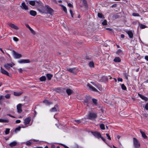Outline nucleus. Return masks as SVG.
Masks as SVG:
<instances>
[{"mask_svg": "<svg viewBox=\"0 0 148 148\" xmlns=\"http://www.w3.org/2000/svg\"><path fill=\"white\" fill-rule=\"evenodd\" d=\"M61 6L62 8V9H63V11L65 12L66 13L67 12V9H66V7L63 5H62Z\"/></svg>", "mask_w": 148, "mask_h": 148, "instance_id": "33", "label": "nucleus"}, {"mask_svg": "<svg viewBox=\"0 0 148 148\" xmlns=\"http://www.w3.org/2000/svg\"><path fill=\"white\" fill-rule=\"evenodd\" d=\"M51 148H56V147L54 145H52L51 146Z\"/></svg>", "mask_w": 148, "mask_h": 148, "instance_id": "62", "label": "nucleus"}, {"mask_svg": "<svg viewBox=\"0 0 148 148\" xmlns=\"http://www.w3.org/2000/svg\"><path fill=\"white\" fill-rule=\"evenodd\" d=\"M52 76V75L50 74H47V77L49 80H50L51 79Z\"/></svg>", "mask_w": 148, "mask_h": 148, "instance_id": "28", "label": "nucleus"}, {"mask_svg": "<svg viewBox=\"0 0 148 148\" xmlns=\"http://www.w3.org/2000/svg\"><path fill=\"white\" fill-rule=\"evenodd\" d=\"M21 8L24 10H27L28 9V6L25 4L24 2H23L21 4Z\"/></svg>", "mask_w": 148, "mask_h": 148, "instance_id": "8", "label": "nucleus"}, {"mask_svg": "<svg viewBox=\"0 0 148 148\" xmlns=\"http://www.w3.org/2000/svg\"><path fill=\"white\" fill-rule=\"evenodd\" d=\"M13 40L14 41H15V42H17L19 40H18V38H16V37H14L13 38Z\"/></svg>", "mask_w": 148, "mask_h": 148, "instance_id": "39", "label": "nucleus"}, {"mask_svg": "<svg viewBox=\"0 0 148 148\" xmlns=\"http://www.w3.org/2000/svg\"><path fill=\"white\" fill-rule=\"evenodd\" d=\"M1 72L3 74L6 75L8 76H10V75L6 71L2 69V67L1 68Z\"/></svg>", "mask_w": 148, "mask_h": 148, "instance_id": "11", "label": "nucleus"}, {"mask_svg": "<svg viewBox=\"0 0 148 148\" xmlns=\"http://www.w3.org/2000/svg\"><path fill=\"white\" fill-rule=\"evenodd\" d=\"M5 99L3 95H1L0 97V104H1L3 101Z\"/></svg>", "mask_w": 148, "mask_h": 148, "instance_id": "27", "label": "nucleus"}, {"mask_svg": "<svg viewBox=\"0 0 148 148\" xmlns=\"http://www.w3.org/2000/svg\"><path fill=\"white\" fill-rule=\"evenodd\" d=\"M44 8L45 10L42 11L39 9H38V10L40 12H42L43 13H48L51 15L53 14V10L48 5H45L44 7Z\"/></svg>", "mask_w": 148, "mask_h": 148, "instance_id": "1", "label": "nucleus"}, {"mask_svg": "<svg viewBox=\"0 0 148 148\" xmlns=\"http://www.w3.org/2000/svg\"><path fill=\"white\" fill-rule=\"evenodd\" d=\"M140 27L141 29H144V28H145L146 27V26L145 25H143L142 24H141L140 25Z\"/></svg>", "mask_w": 148, "mask_h": 148, "instance_id": "46", "label": "nucleus"}, {"mask_svg": "<svg viewBox=\"0 0 148 148\" xmlns=\"http://www.w3.org/2000/svg\"><path fill=\"white\" fill-rule=\"evenodd\" d=\"M124 37H125V36H124V35H123V34H121V38H124Z\"/></svg>", "mask_w": 148, "mask_h": 148, "instance_id": "60", "label": "nucleus"}, {"mask_svg": "<svg viewBox=\"0 0 148 148\" xmlns=\"http://www.w3.org/2000/svg\"><path fill=\"white\" fill-rule=\"evenodd\" d=\"M75 121L77 123H80L81 122V121L80 120H75Z\"/></svg>", "mask_w": 148, "mask_h": 148, "instance_id": "52", "label": "nucleus"}, {"mask_svg": "<svg viewBox=\"0 0 148 148\" xmlns=\"http://www.w3.org/2000/svg\"><path fill=\"white\" fill-rule=\"evenodd\" d=\"M90 83H92V84H93L94 86H96V84H94L93 82H90Z\"/></svg>", "mask_w": 148, "mask_h": 148, "instance_id": "63", "label": "nucleus"}, {"mask_svg": "<svg viewBox=\"0 0 148 148\" xmlns=\"http://www.w3.org/2000/svg\"><path fill=\"white\" fill-rule=\"evenodd\" d=\"M10 129H9L7 128L6 129L5 131V134H7L9 133Z\"/></svg>", "mask_w": 148, "mask_h": 148, "instance_id": "36", "label": "nucleus"}, {"mask_svg": "<svg viewBox=\"0 0 148 148\" xmlns=\"http://www.w3.org/2000/svg\"><path fill=\"white\" fill-rule=\"evenodd\" d=\"M8 116H10V117H13V118H14V117H14V116H12V115H11L10 114H8Z\"/></svg>", "mask_w": 148, "mask_h": 148, "instance_id": "59", "label": "nucleus"}, {"mask_svg": "<svg viewBox=\"0 0 148 148\" xmlns=\"http://www.w3.org/2000/svg\"><path fill=\"white\" fill-rule=\"evenodd\" d=\"M41 3V2L38 1H36V2L34 1H29V3L31 5L34 6L35 5L36 3H39L40 4Z\"/></svg>", "mask_w": 148, "mask_h": 148, "instance_id": "12", "label": "nucleus"}, {"mask_svg": "<svg viewBox=\"0 0 148 148\" xmlns=\"http://www.w3.org/2000/svg\"><path fill=\"white\" fill-rule=\"evenodd\" d=\"M138 95L142 99L145 101H147L148 100V99L146 97L144 96L143 95L140 94H138Z\"/></svg>", "mask_w": 148, "mask_h": 148, "instance_id": "16", "label": "nucleus"}, {"mask_svg": "<svg viewBox=\"0 0 148 148\" xmlns=\"http://www.w3.org/2000/svg\"><path fill=\"white\" fill-rule=\"evenodd\" d=\"M114 61L115 62H121V59L119 57H116L114 59Z\"/></svg>", "mask_w": 148, "mask_h": 148, "instance_id": "20", "label": "nucleus"}, {"mask_svg": "<svg viewBox=\"0 0 148 148\" xmlns=\"http://www.w3.org/2000/svg\"><path fill=\"white\" fill-rule=\"evenodd\" d=\"M145 59L148 61V56H145Z\"/></svg>", "mask_w": 148, "mask_h": 148, "instance_id": "56", "label": "nucleus"}, {"mask_svg": "<svg viewBox=\"0 0 148 148\" xmlns=\"http://www.w3.org/2000/svg\"><path fill=\"white\" fill-rule=\"evenodd\" d=\"M134 145L136 148H138L140 146V144L137 139L135 138H133Z\"/></svg>", "mask_w": 148, "mask_h": 148, "instance_id": "4", "label": "nucleus"}, {"mask_svg": "<svg viewBox=\"0 0 148 148\" xmlns=\"http://www.w3.org/2000/svg\"><path fill=\"white\" fill-rule=\"evenodd\" d=\"M87 87H88V89L91 90H92L95 92L97 91V90L96 88L90 84L89 83H88L87 84Z\"/></svg>", "mask_w": 148, "mask_h": 148, "instance_id": "5", "label": "nucleus"}, {"mask_svg": "<svg viewBox=\"0 0 148 148\" xmlns=\"http://www.w3.org/2000/svg\"><path fill=\"white\" fill-rule=\"evenodd\" d=\"M0 50L1 51V52H2L3 53V54H5V51H3L2 50V49L1 48H0Z\"/></svg>", "mask_w": 148, "mask_h": 148, "instance_id": "61", "label": "nucleus"}, {"mask_svg": "<svg viewBox=\"0 0 148 148\" xmlns=\"http://www.w3.org/2000/svg\"><path fill=\"white\" fill-rule=\"evenodd\" d=\"M22 93V92H14V95L16 96H19L21 95Z\"/></svg>", "mask_w": 148, "mask_h": 148, "instance_id": "25", "label": "nucleus"}, {"mask_svg": "<svg viewBox=\"0 0 148 148\" xmlns=\"http://www.w3.org/2000/svg\"><path fill=\"white\" fill-rule=\"evenodd\" d=\"M70 14H71V16H72V17H73V12L71 10H70Z\"/></svg>", "mask_w": 148, "mask_h": 148, "instance_id": "50", "label": "nucleus"}, {"mask_svg": "<svg viewBox=\"0 0 148 148\" xmlns=\"http://www.w3.org/2000/svg\"><path fill=\"white\" fill-rule=\"evenodd\" d=\"M26 27L28 28L29 29L30 28H31V27L29 26L27 24H26Z\"/></svg>", "mask_w": 148, "mask_h": 148, "instance_id": "57", "label": "nucleus"}, {"mask_svg": "<svg viewBox=\"0 0 148 148\" xmlns=\"http://www.w3.org/2000/svg\"><path fill=\"white\" fill-rule=\"evenodd\" d=\"M22 104L21 103H19L17 105L16 108L18 112L20 113L22 112Z\"/></svg>", "mask_w": 148, "mask_h": 148, "instance_id": "9", "label": "nucleus"}, {"mask_svg": "<svg viewBox=\"0 0 148 148\" xmlns=\"http://www.w3.org/2000/svg\"><path fill=\"white\" fill-rule=\"evenodd\" d=\"M145 108L147 110H148V103L146 104Z\"/></svg>", "mask_w": 148, "mask_h": 148, "instance_id": "48", "label": "nucleus"}, {"mask_svg": "<svg viewBox=\"0 0 148 148\" xmlns=\"http://www.w3.org/2000/svg\"><path fill=\"white\" fill-rule=\"evenodd\" d=\"M81 2H82V3L84 5H86V2L85 0H81Z\"/></svg>", "mask_w": 148, "mask_h": 148, "instance_id": "44", "label": "nucleus"}, {"mask_svg": "<svg viewBox=\"0 0 148 148\" xmlns=\"http://www.w3.org/2000/svg\"><path fill=\"white\" fill-rule=\"evenodd\" d=\"M57 108V105L55 106L53 108H52L50 110V112H53L57 111L58 110Z\"/></svg>", "mask_w": 148, "mask_h": 148, "instance_id": "17", "label": "nucleus"}, {"mask_svg": "<svg viewBox=\"0 0 148 148\" xmlns=\"http://www.w3.org/2000/svg\"><path fill=\"white\" fill-rule=\"evenodd\" d=\"M43 103L47 105H49L52 103L51 102H49L48 100H44L43 101Z\"/></svg>", "mask_w": 148, "mask_h": 148, "instance_id": "26", "label": "nucleus"}, {"mask_svg": "<svg viewBox=\"0 0 148 148\" xmlns=\"http://www.w3.org/2000/svg\"><path fill=\"white\" fill-rule=\"evenodd\" d=\"M18 62L20 64L27 63H29L30 61L28 59H22L18 61Z\"/></svg>", "mask_w": 148, "mask_h": 148, "instance_id": "10", "label": "nucleus"}, {"mask_svg": "<svg viewBox=\"0 0 148 148\" xmlns=\"http://www.w3.org/2000/svg\"><path fill=\"white\" fill-rule=\"evenodd\" d=\"M46 79V78L45 76H42L40 78V80L41 81H45Z\"/></svg>", "mask_w": 148, "mask_h": 148, "instance_id": "29", "label": "nucleus"}, {"mask_svg": "<svg viewBox=\"0 0 148 148\" xmlns=\"http://www.w3.org/2000/svg\"><path fill=\"white\" fill-rule=\"evenodd\" d=\"M140 132L141 133L142 137L144 138H147V136L145 135V133L143 132L141 130H140Z\"/></svg>", "mask_w": 148, "mask_h": 148, "instance_id": "23", "label": "nucleus"}, {"mask_svg": "<svg viewBox=\"0 0 148 148\" xmlns=\"http://www.w3.org/2000/svg\"><path fill=\"white\" fill-rule=\"evenodd\" d=\"M30 31L33 34H35V32L34 31V30L32 28H30L29 29Z\"/></svg>", "mask_w": 148, "mask_h": 148, "instance_id": "40", "label": "nucleus"}, {"mask_svg": "<svg viewBox=\"0 0 148 148\" xmlns=\"http://www.w3.org/2000/svg\"><path fill=\"white\" fill-rule=\"evenodd\" d=\"M145 83H148V79L146 80L145 82Z\"/></svg>", "mask_w": 148, "mask_h": 148, "instance_id": "64", "label": "nucleus"}, {"mask_svg": "<svg viewBox=\"0 0 148 148\" xmlns=\"http://www.w3.org/2000/svg\"><path fill=\"white\" fill-rule=\"evenodd\" d=\"M12 53L14 58L15 59H18L22 57L21 54L17 53L14 50L12 51Z\"/></svg>", "mask_w": 148, "mask_h": 148, "instance_id": "3", "label": "nucleus"}, {"mask_svg": "<svg viewBox=\"0 0 148 148\" xmlns=\"http://www.w3.org/2000/svg\"><path fill=\"white\" fill-rule=\"evenodd\" d=\"M4 66L7 69L9 70L10 67H12V65L11 64H5Z\"/></svg>", "mask_w": 148, "mask_h": 148, "instance_id": "15", "label": "nucleus"}, {"mask_svg": "<svg viewBox=\"0 0 148 148\" xmlns=\"http://www.w3.org/2000/svg\"><path fill=\"white\" fill-rule=\"evenodd\" d=\"M8 25L12 28L15 29L17 30L18 29V27L13 24L10 23L8 24Z\"/></svg>", "mask_w": 148, "mask_h": 148, "instance_id": "14", "label": "nucleus"}, {"mask_svg": "<svg viewBox=\"0 0 148 148\" xmlns=\"http://www.w3.org/2000/svg\"><path fill=\"white\" fill-rule=\"evenodd\" d=\"M89 102V100L88 99H86L84 101V104L87 106H88V104Z\"/></svg>", "mask_w": 148, "mask_h": 148, "instance_id": "30", "label": "nucleus"}, {"mask_svg": "<svg viewBox=\"0 0 148 148\" xmlns=\"http://www.w3.org/2000/svg\"><path fill=\"white\" fill-rule=\"evenodd\" d=\"M132 15L133 16H139V15L137 14V13H133L132 14Z\"/></svg>", "mask_w": 148, "mask_h": 148, "instance_id": "47", "label": "nucleus"}, {"mask_svg": "<svg viewBox=\"0 0 148 148\" xmlns=\"http://www.w3.org/2000/svg\"><path fill=\"white\" fill-rule=\"evenodd\" d=\"M31 120V117H28L26 118L24 121V123L25 125L29 123Z\"/></svg>", "mask_w": 148, "mask_h": 148, "instance_id": "6", "label": "nucleus"}, {"mask_svg": "<svg viewBox=\"0 0 148 148\" xmlns=\"http://www.w3.org/2000/svg\"><path fill=\"white\" fill-rule=\"evenodd\" d=\"M118 81H119V82L120 81V82H122L123 79L121 78H118Z\"/></svg>", "mask_w": 148, "mask_h": 148, "instance_id": "53", "label": "nucleus"}, {"mask_svg": "<svg viewBox=\"0 0 148 148\" xmlns=\"http://www.w3.org/2000/svg\"><path fill=\"white\" fill-rule=\"evenodd\" d=\"M68 6L71 7H73V5H72L71 3H69L68 4Z\"/></svg>", "mask_w": 148, "mask_h": 148, "instance_id": "51", "label": "nucleus"}, {"mask_svg": "<svg viewBox=\"0 0 148 148\" xmlns=\"http://www.w3.org/2000/svg\"><path fill=\"white\" fill-rule=\"evenodd\" d=\"M89 66L91 67H94V64L92 62H90L89 63Z\"/></svg>", "mask_w": 148, "mask_h": 148, "instance_id": "31", "label": "nucleus"}, {"mask_svg": "<svg viewBox=\"0 0 148 148\" xmlns=\"http://www.w3.org/2000/svg\"><path fill=\"white\" fill-rule=\"evenodd\" d=\"M100 128L102 130H104L105 129V125L103 124H101L100 125Z\"/></svg>", "mask_w": 148, "mask_h": 148, "instance_id": "32", "label": "nucleus"}, {"mask_svg": "<svg viewBox=\"0 0 148 148\" xmlns=\"http://www.w3.org/2000/svg\"><path fill=\"white\" fill-rule=\"evenodd\" d=\"M9 121L8 119H0V122L1 123H8Z\"/></svg>", "mask_w": 148, "mask_h": 148, "instance_id": "21", "label": "nucleus"}, {"mask_svg": "<svg viewBox=\"0 0 148 148\" xmlns=\"http://www.w3.org/2000/svg\"><path fill=\"white\" fill-rule=\"evenodd\" d=\"M17 144V142L16 141H14L10 143L9 144V146L11 147H14L16 146Z\"/></svg>", "mask_w": 148, "mask_h": 148, "instance_id": "13", "label": "nucleus"}, {"mask_svg": "<svg viewBox=\"0 0 148 148\" xmlns=\"http://www.w3.org/2000/svg\"><path fill=\"white\" fill-rule=\"evenodd\" d=\"M5 97L6 98L8 99L10 97V95L8 94L5 96Z\"/></svg>", "mask_w": 148, "mask_h": 148, "instance_id": "49", "label": "nucleus"}, {"mask_svg": "<svg viewBox=\"0 0 148 148\" xmlns=\"http://www.w3.org/2000/svg\"><path fill=\"white\" fill-rule=\"evenodd\" d=\"M73 91L70 89H67L66 90V92L68 95H70L73 93Z\"/></svg>", "mask_w": 148, "mask_h": 148, "instance_id": "24", "label": "nucleus"}, {"mask_svg": "<svg viewBox=\"0 0 148 148\" xmlns=\"http://www.w3.org/2000/svg\"><path fill=\"white\" fill-rule=\"evenodd\" d=\"M100 138H101V139L103 140V141H104V142H105L106 139L104 138H103L102 137H101V136Z\"/></svg>", "mask_w": 148, "mask_h": 148, "instance_id": "58", "label": "nucleus"}, {"mask_svg": "<svg viewBox=\"0 0 148 148\" xmlns=\"http://www.w3.org/2000/svg\"><path fill=\"white\" fill-rule=\"evenodd\" d=\"M93 135L96 137L97 138H99L101 137V134L99 132H92Z\"/></svg>", "mask_w": 148, "mask_h": 148, "instance_id": "7", "label": "nucleus"}, {"mask_svg": "<svg viewBox=\"0 0 148 148\" xmlns=\"http://www.w3.org/2000/svg\"><path fill=\"white\" fill-rule=\"evenodd\" d=\"M102 24L103 25H106L107 24L106 20H104L103 22H102Z\"/></svg>", "mask_w": 148, "mask_h": 148, "instance_id": "38", "label": "nucleus"}, {"mask_svg": "<svg viewBox=\"0 0 148 148\" xmlns=\"http://www.w3.org/2000/svg\"><path fill=\"white\" fill-rule=\"evenodd\" d=\"M92 101L93 103L95 104H96L97 103V100L95 99H92Z\"/></svg>", "mask_w": 148, "mask_h": 148, "instance_id": "37", "label": "nucleus"}, {"mask_svg": "<svg viewBox=\"0 0 148 148\" xmlns=\"http://www.w3.org/2000/svg\"><path fill=\"white\" fill-rule=\"evenodd\" d=\"M106 136H107L108 139L109 140H111V138L110 136H109V135L108 134H106Z\"/></svg>", "mask_w": 148, "mask_h": 148, "instance_id": "45", "label": "nucleus"}, {"mask_svg": "<svg viewBox=\"0 0 148 148\" xmlns=\"http://www.w3.org/2000/svg\"><path fill=\"white\" fill-rule=\"evenodd\" d=\"M97 117V114H96L94 113H90L86 119H89L91 120H92L95 119Z\"/></svg>", "mask_w": 148, "mask_h": 148, "instance_id": "2", "label": "nucleus"}, {"mask_svg": "<svg viewBox=\"0 0 148 148\" xmlns=\"http://www.w3.org/2000/svg\"><path fill=\"white\" fill-rule=\"evenodd\" d=\"M67 70L69 71L70 72L73 73L75 74L76 72L75 71V68H70L67 69Z\"/></svg>", "mask_w": 148, "mask_h": 148, "instance_id": "19", "label": "nucleus"}, {"mask_svg": "<svg viewBox=\"0 0 148 148\" xmlns=\"http://www.w3.org/2000/svg\"><path fill=\"white\" fill-rule=\"evenodd\" d=\"M122 51L120 49H119L116 52V53L118 54H119L121 53H122Z\"/></svg>", "mask_w": 148, "mask_h": 148, "instance_id": "42", "label": "nucleus"}, {"mask_svg": "<svg viewBox=\"0 0 148 148\" xmlns=\"http://www.w3.org/2000/svg\"><path fill=\"white\" fill-rule=\"evenodd\" d=\"M20 122H21V121L20 120H17L16 121V123H19Z\"/></svg>", "mask_w": 148, "mask_h": 148, "instance_id": "55", "label": "nucleus"}, {"mask_svg": "<svg viewBox=\"0 0 148 148\" xmlns=\"http://www.w3.org/2000/svg\"><path fill=\"white\" fill-rule=\"evenodd\" d=\"M21 127L20 126H19L17 127H16L15 128V132L16 133L18 131H19L20 130V128Z\"/></svg>", "mask_w": 148, "mask_h": 148, "instance_id": "34", "label": "nucleus"}, {"mask_svg": "<svg viewBox=\"0 0 148 148\" xmlns=\"http://www.w3.org/2000/svg\"><path fill=\"white\" fill-rule=\"evenodd\" d=\"M98 16L100 18H102L103 17V15L102 14L98 13L97 14Z\"/></svg>", "mask_w": 148, "mask_h": 148, "instance_id": "41", "label": "nucleus"}, {"mask_svg": "<svg viewBox=\"0 0 148 148\" xmlns=\"http://www.w3.org/2000/svg\"><path fill=\"white\" fill-rule=\"evenodd\" d=\"M121 87L122 89L126 90L127 89L126 87L124 84H122L121 85Z\"/></svg>", "mask_w": 148, "mask_h": 148, "instance_id": "35", "label": "nucleus"}, {"mask_svg": "<svg viewBox=\"0 0 148 148\" xmlns=\"http://www.w3.org/2000/svg\"><path fill=\"white\" fill-rule=\"evenodd\" d=\"M26 144L27 145L29 146L31 144V143L30 141H28L26 143Z\"/></svg>", "mask_w": 148, "mask_h": 148, "instance_id": "43", "label": "nucleus"}, {"mask_svg": "<svg viewBox=\"0 0 148 148\" xmlns=\"http://www.w3.org/2000/svg\"><path fill=\"white\" fill-rule=\"evenodd\" d=\"M126 33L128 34L130 38H132L133 36V34L132 31H127L126 32Z\"/></svg>", "mask_w": 148, "mask_h": 148, "instance_id": "18", "label": "nucleus"}, {"mask_svg": "<svg viewBox=\"0 0 148 148\" xmlns=\"http://www.w3.org/2000/svg\"><path fill=\"white\" fill-rule=\"evenodd\" d=\"M30 15L33 16H35L36 14V12L34 10H31L29 12Z\"/></svg>", "mask_w": 148, "mask_h": 148, "instance_id": "22", "label": "nucleus"}, {"mask_svg": "<svg viewBox=\"0 0 148 148\" xmlns=\"http://www.w3.org/2000/svg\"><path fill=\"white\" fill-rule=\"evenodd\" d=\"M18 71L20 73H22L23 71V70L21 68H20V69H18Z\"/></svg>", "mask_w": 148, "mask_h": 148, "instance_id": "54", "label": "nucleus"}]
</instances>
